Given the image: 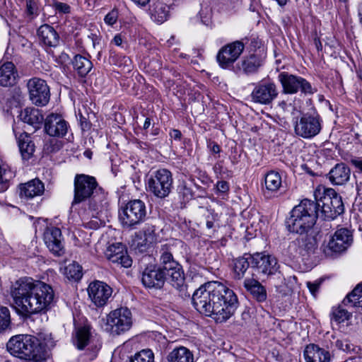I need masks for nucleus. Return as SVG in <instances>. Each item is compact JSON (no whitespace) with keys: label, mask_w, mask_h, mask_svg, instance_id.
Returning <instances> with one entry per match:
<instances>
[{"label":"nucleus","mask_w":362,"mask_h":362,"mask_svg":"<svg viewBox=\"0 0 362 362\" xmlns=\"http://www.w3.org/2000/svg\"><path fill=\"white\" fill-rule=\"evenodd\" d=\"M146 215L145 204L139 199H134L127 204L119 212V217L123 226L132 228L142 222Z\"/></svg>","instance_id":"9"},{"label":"nucleus","mask_w":362,"mask_h":362,"mask_svg":"<svg viewBox=\"0 0 362 362\" xmlns=\"http://www.w3.org/2000/svg\"><path fill=\"white\" fill-rule=\"evenodd\" d=\"M279 94L277 86L273 82H260L255 85L250 94L252 101L269 105Z\"/></svg>","instance_id":"13"},{"label":"nucleus","mask_w":362,"mask_h":362,"mask_svg":"<svg viewBox=\"0 0 362 362\" xmlns=\"http://www.w3.org/2000/svg\"><path fill=\"white\" fill-rule=\"evenodd\" d=\"M291 105V104L287 103V102L285 100H281L279 103V107H281L284 111L287 110L288 107Z\"/></svg>","instance_id":"61"},{"label":"nucleus","mask_w":362,"mask_h":362,"mask_svg":"<svg viewBox=\"0 0 362 362\" xmlns=\"http://www.w3.org/2000/svg\"><path fill=\"white\" fill-rule=\"evenodd\" d=\"M281 186V182H261V189L267 198L273 196Z\"/></svg>","instance_id":"47"},{"label":"nucleus","mask_w":362,"mask_h":362,"mask_svg":"<svg viewBox=\"0 0 362 362\" xmlns=\"http://www.w3.org/2000/svg\"><path fill=\"white\" fill-rule=\"evenodd\" d=\"M90 332L88 326L79 327L76 329L74 344L78 349H83L90 342Z\"/></svg>","instance_id":"33"},{"label":"nucleus","mask_w":362,"mask_h":362,"mask_svg":"<svg viewBox=\"0 0 362 362\" xmlns=\"http://www.w3.org/2000/svg\"><path fill=\"white\" fill-rule=\"evenodd\" d=\"M72 64L74 69L82 77L86 76L93 68V64L90 60L80 54L74 57Z\"/></svg>","instance_id":"32"},{"label":"nucleus","mask_w":362,"mask_h":362,"mask_svg":"<svg viewBox=\"0 0 362 362\" xmlns=\"http://www.w3.org/2000/svg\"><path fill=\"white\" fill-rule=\"evenodd\" d=\"M18 143L23 158L24 159L30 158L35 148L30 135L25 132L21 134L18 139Z\"/></svg>","instance_id":"29"},{"label":"nucleus","mask_w":362,"mask_h":362,"mask_svg":"<svg viewBox=\"0 0 362 362\" xmlns=\"http://www.w3.org/2000/svg\"><path fill=\"white\" fill-rule=\"evenodd\" d=\"M36 338L37 339V346L40 347L42 351H45V361L49 356V351L56 346L57 341L51 333L47 332H40Z\"/></svg>","instance_id":"34"},{"label":"nucleus","mask_w":362,"mask_h":362,"mask_svg":"<svg viewBox=\"0 0 362 362\" xmlns=\"http://www.w3.org/2000/svg\"><path fill=\"white\" fill-rule=\"evenodd\" d=\"M113 42L116 45L119 46L122 43V39L120 35H117L113 38Z\"/></svg>","instance_id":"63"},{"label":"nucleus","mask_w":362,"mask_h":362,"mask_svg":"<svg viewBox=\"0 0 362 362\" xmlns=\"http://www.w3.org/2000/svg\"><path fill=\"white\" fill-rule=\"evenodd\" d=\"M132 325V316L127 308H119L107 316L105 329L112 334L119 335L128 331Z\"/></svg>","instance_id":"8"},{"label":"nucleus","mask_w":362,"mask_h":362,"mask_svg":"<svg viewBox=\"0 0 362 362\" xmlns=\"http://www.w3.org/2000/svg\"><path fill=\"white\" fill-rule=\"evenodd\" d=\"M334 345L339 350L349 354H358L361 351L360 346L354 344L348 339H337Z\"/></svg>","instance_id":"40"},{"label":"nucleus","mask_w":362,"mask_h":362,"mask_svg":"<svg viewBox=\"0 0 362 362\" xmlns=\"http://www.w3.org/2000/svg\"><path fill=\"white\" fill-rule=\"evenodd\" d=\"M343 304L350 308H362V286L357 285L343 300Z\"/></svg>","instance_id":"35"},{"label":"nucleus","mask_w":362,"mask_h":362,"mask_svg":"<svg viewBox=\"0 0 362 362\" xmlns=\"http://www.w3.org/2000/svg\"><path fill=\"white\" fill-rule=\"evenodd\" d=\"M351 163L362 172V158L353 159Z\"/></svg>","instance_id":"59"},{"label":"nucleus","mask_w":362,"mask_h":362,"mask_svg":"<svg viewBox=\"0 0 362 362\" xmlns=\"http://www.w3.org/2000/svg\"><path fill=\"white\" fill-rule=\"evenodd\" d=\"M44 129L50 136L64 137L68 132L69 124L61 115L52 113L45 118Z\"/></svg>","instance_id":"17"},{"label":"nucleus","mask_w":362,"mask_h":362,"mask_svg":"<svg viewBox=\"0 0 362 362\" xmlns=\"http://www.w3.org/2000/svg\"><path fill=\"white\" fill-rule=\"evenodd\" d=\"M37 36L40 42L45 47H56L59 45V34L48 24H44L38 28Z\"/></svg>","instance_id":"21"},{"label":"nucleus","mask_w":362,"mask_h":362,"mask_svg":"<svg viewBox=\"0 0 362 362\" xmlns=\"http://www.w3.org/2000/svg\"><path fill=\"white\" fill-rule=\"evenodd\" d=\"M8 188V182H0V193L5 192Z\"/></svg>","instance_id":"64"},{"label":"nucleus","mask_w":362,"mask_h":362,"mask_svg":"<svg viewBox=\"0 0 362 362\" xmlns=\"http://www.w3.org/2000/svg\"><path fill=\"white\" fill-rule=\"evenodd\" d=\"M201 212L206 217V225L209 230H215L216 227L215 222L218 220V214H215L214 211L201 207Z\"/></svg>","instance_id":"45"},{"label":"nucleus","mask_w":362,"mask_h":362,"mask_svg":"<svg viewBox=\"0 0 362 362\" xmlns=\"http://www.w3.org/2000/svg\"><path fill=\"white\" fill-rule=\"evenodd\" d=\"M112 293V288L100 281L91 282L88 288V296L97 307L104 306L107 303Z\"/></svg>","instance_id":"15"},{"label":"nucleus","mask_w":362,"mask_h":362,"mask_svg":"<svg viewBox=\"0 0 362 362\" xmlns=\"http://www.w3.org/2000/svg\"><path fill=\"white\" fill-rule=\"evenodd\" d=\"M289 214L286 221L288 230L301 235L292 242L291 247H297L296 252L301 255L313 251L315 247L314 239L308 238L303 234L307 233L316 223L318 217L317 204L315 201L304 199L293 208Z\"/></svg>","instance_id":"3"},{"label":"nucleus","mask_w":362,"mask_h":362,"mask_svg":"<svg viewBox=\"0 0 362 362\" xmlns=\"http://www.w3.org/2000/svg\"><path fill=\"white\" fill-rule=\"evenodd\" d=\"M168 362H194V355L185 346L175 348L167 356Z\"/></svg>","instance_id":"27"},{"label":"nucleus","mask_w":362,"mask_h":362,"mask_svg":"<svg viewBox=\"0 0 362 362\" xmlns=\"http://www.w3.org/2000/svg\"><path fill=\"white\" fill-rule=\"evenodd\" d=\"M350 169L344 164H337L329 172L330 181H349Z\"/></svg>","instance_id":"36"},{"label":"nucleus","mask_w":362,"mask_h":362,"mask_svg":"<svg viewBox=\"0 0 362 362\" xmlns=\"http://www.w3.org/2000/svg\"><path fill=\"white\" fill-rule=\"evenodd\" d=\"M131 1L139 6H145L150 1V0H131Z\"/></svg>","instance_id":"60"},{"label":"nucleus","mask_w":362,"mask_h":362,"mask_svg":"<svg viewBox=\"0 0 362 362\" xmlns=\"http://www.w3.org/2000/svg\"><path fill=\"white\" fill-rule=\"evenodd\" d=\"M16 78V72L13 63L8 62L0 67V86H12L15 83Z\"/></svg>","instance_id":"26"},{"label":"nucleus","mask_w":362,"mask_h":362,"mask_svg":"<svg viewBox=\"0 0 362 362\" xmlns=\"http://www.w3.org/2000/svg\"><path fill=\"white\" fill-rule=\"evenodd\" d=\"M144 235L145 237L143 243H139L137 246L140 251H144L146 249L148 244H151L156 241L155 237V227L153 226L147 225L143 229Z\"/></svg>","instance_id":"42"},{"label":"nucleus","mask_w":362,"mask_h":362,"mask_svg":"<svg viewBox=\"0 0 362 362\" xmlns=\"http://www.w3.org/2000/svg\"><path fill=\"white\" fill-rule=\"evenodd\" d=\"M214 190L218 196H224L229 190L228 182H216L214 185Z\"/></svg>","instance_id":"50"},{"label":"nucleus","mask_w":362,"mask_h":362,"mask_svg":"<svg viewBox=\"0 0 362 362\" xmlns=\"http://www.w3.org/2000/svg\"><path fill=\"white\" fill-rule=\"evenodd\" d=\"M64 274L68 279L77 281L83 276L82 267L74 262L65 267Z\"/></svg>","instance_id":"39"},{"label":"nucleus","mask_w":362,"mask_h":362,"mask_svg":"<svg viewBox=\"0 0 362 362\" xmlns=\"http://www.w3.org/2000/svg\"><path fill=\"white\" fill-rule=\"evenodd\" d=\"M11 329L10 310L7 307L0 305V334Z\"/></svg>","instance_id":"41"},{"label":"nucleus","mask_w":362,"mask_h":362,"mask_svg":"<svg viewBox=\"0 0 362 362\" xmlns=\"http://www.w3.org/2000/svg\"><path fill=\"white\" fill-rule=\"evenodd\" d=\"M26 8L28 14L32 15L34 13V4L32 0H26Z\"/></svg>","instance_id":"57"},{"label":"nucleus","mask_w":362,"mask_h":362,"mask_svg":"<svg viewBox=\"0 0 362 362\" xmlns=\"http://www.w3.org/2000/svg\"><path fill=\"white\" fill-rule=\"evenodd\" d=\"M106 256L112 263L120 264L124 268H129L132 264V260L122 243L110 245L107 250Z\"/></svg>","instance_id":"19"},{"label":"nucleus","mask_w":362,"mask_h":362,"mask_svg":"<svg viewBox=\"0 0 362 362\" xmlns=\"http://www.w3.org/2000/svg\"><path fill=\"white\" fill-rule=\"evenodd\" d=\"M74 181H96L95 178L93 176L84 175V174H77L75 176Z\"/></svg>","instance_id":"55"},{"label":"nucleus","mask_w":362,"mask_h":362,"mask_svg":"<svg viewBox=\"0 0 362 362\" xmlns=\"http://www.w3.org/2000/svg\"><path fill=\"white\" fill-rule=\"evenodd\" d=\"M250 262L248 258L244 257H239L235 260L234 262V273L236 279H240L244 276L245 272L250 267Z\"/></svg>","instance_id":"43"},{"label":"nucleus","mask_w":362,"mask_h":362,"mask_svg":"<svg viewBox=\"0 0 362 362\" xmlns=\"http://www.w3.org/2000/svg\"><path fill=\"white\" fill-rule=\"evenodd\" d=\"M315 202L317 204V214H322L324 218L334 219L344 211L341 197L334 189L319 185L314 192Z\"/></svg>","instance_id":"5"},{"label":"nucleus","mask_w":362,"mask_h":362,"mask_svg":"<svg viewBox=\"0 0 362 362\" xmlns=\"http://www.w3.org/2000/svg\"><path fill=\"white\" fill-rule=\"evenodd\" d=\"M243 285L245 289L257 302L262 303L267 300L266 288L258 281L254 279H246L244 281Z\"/></svg>","instance_id":"25"},{"label":"nucleus","mask_w":362,"mask_h":362,"mask_svg":"<svg viewBox=\"0 0 362 362\" xmlns=\"http://www.w3.org/2000/svg\"><path fill=\"white\" fill-rule=\"evenodd\" d=\"M168 275V282L175 288L180 289L185 284L184 272L181 265L174 259L171 248L167 244L160 249V259L158 265Z\"/></svg>","instance_id":"6"},{"label":"nucleus","mask_w":362,"mask_h":362,"mask_svg":"<svg viewBox=\"0 0 362 362\" xmlns=\"http://www.w3.org/2000/svg\"><path fill=\"white\" fill-rule=\"evenodd\" d=\"M171 177V173L165 168L159 169L154 173V177L157 181H169Z\"/></svg>","instance_id":"48"},{"label":"nucleus","mask_w":362,"mask_h":362,"mask_svg":"<svg viewBox=\"0 0 362 362\" xmlns=\"http://www.w3.org/2000/svg\"><path fill=\"white\" fill-rule=\"evenodd\" d=\"M304 357L306 362H330V353L319 346L310 344L304 350Z\"/></svg>","instance_id":"20"},{"label":"nucleus","mask_w":362,"mask_h":362,"mask_svg":"<svg viewBox=\"0 0 362 362\" xmlns=\"http://www.w3.org/2000/svg\"><path fill=\"white\" fill-rule=\"evenodd\" d=\"M262 64L261 57L257 54H250L243 59L240 67L245 74H251L257 72Z\"/></svg>","instance_id":"30"},{"label":"nucleus","mask_w":362,"mask_h":362,"mask_svg":"<svg viewBox=\"0 0 362 362\" xmlns=\"http://www.w3.org/2000/svg\"><path fill=\"white\" fill-rule=\"evenodd\" d=\"M170 6L163 0H158L153 3L150 8L151 18L158 24L166 21L170 16Z\"/></svg>","instance_id":"22"},{"label":"nucleus","mask_w":362,"mask_h":362,"mask_svg":"<svg viewBox=\"0 0 362 362\" xmlns=\"http://www.w3.org/2000/svg\"><path fill=\"white\" fill-rule=\"evenodd\" d=\"M314 43L315 45L316 49L317 51H322V45L320 40L318 38L314 39Z\"/></svg>","instance_id":"62"},{"label":"nucleus","mask_w":362,"mask_h":362,"mask_svg":"<svg viewBox=\"0 0 362 362\" xmlns=\"http://www.w3.org/2000/svg\"><path fill=\"white\" fill-rule=\"evenodd\" d=\"M296 79L297 93L300 91L301 93L305 95H312L317 91V89L313 88L310 83L305 78L297 76Z\"/></svg>","instance_id":"44"},{"label":"nucleus","mask_w":362,"mask_h":362,"mask_svg":"<svg viewBox=\"0 0 362 362\" xmlns=\"http://www.w3.org/2000/svg\"><path fill=\"white\" fill-rule=\"evenodd\" d=\"M345 306L349 308L348 305H344L342 301L341 305L333 308L330 314L331 320H334L337 324H340L349 320L351 317V313L344 308Z\"/></svg>","instance_id":"37"},{"label":"nucleus","mask_w":362,"mask_h":362,"mask_svg":"<svg viewBox=\"0 0 362 362\" xmlns=\"http://www.w3.org/2000/svg\"><path fill=\"white\" fill-rule=\"evenodd\" d=\"M170 136L175 140H180L182 136V133L178 129H173L170 133Z\"/></svg>","instance_id":"58"},{"label":"nucleus","mask_w":362,"mask_h":362,"mask_svg":"<svg viewBox=\"0 0 362 362\" xmlns=\"http://www.w3.org/2000/svg\"><path fill=\"white\" fill-rule=\"evenodd\" d=\"M251 266L256 268L259 274L264 276L275 274L279 269L277 259L275 257L264 253H255L250 256Z\"/></svg>","instance_id":"14"},{"label":"nucleus","mask_w":362,"mask_h":362,"mask_svg":"<svg viewBox=\"0 0 362 362\" xmlns=\"http://www.w3.org/2000/svg\"><path fill=\"white\" fill-rule=\"evenodd\" d=\"M148 188L158 197H165L170 192L171 182H148Z\"/></svg>","instance_id":"38"},{"label":"nucleus","mask_w":362,"mask_h":362,"mask_svg":"<svg viewBox=\"0 0 362 362\" xmlns=\"http://www.w3.org/2000/svg\"><path fill=\"white\" fill-rule=\"evenodd\" d=\"M265 181H281V176L276 170H270L264 175Z\"/></svg>","instance_id":"52"},{"label":"nucleus","mask_w":362,"mask_h":362,"mask_svg":"<svg viewBox=\"0 0 362 362\" xmlns=\"http://www.w3.org/2000/svg\"><path fill=\"white\" fill-rule=\"evenodd\" d=\"M353 242L351 230L346 228H341L336 230L331 237L328 243L323 246V252L327 256H330L333 252H341L345 251Z\"/></svg>","instance_id":"10"},{"label":"nucleus","mask_w":362,"mask_h":362,"mask_svg":"<svg viewBox=\"0 0 362 362\" xmlns=\"http://www.w3.org/2000/svg\"><path fill=\"white\" fill-rule=\"evenodd\" d=\"M21 119L31 125L36 130L40 128L44 117L39 109L34 107H27L22 110L19 115Z\"/></svg>","instance_id":"23"},{"label":"nucleus","mask_w":362,"mask_h":362,"mask_svg":"<svg viewBox=\"0 0 362 362\" xmlns=\"http://www.w3.org/2000/svg\"><path fill=\"white\" fill-rule=\"evenodd\" d=\"M11 296L18 312L34 314L47 310L53 302L52 288L31 278H22L11 287Z\"/></svg>","instance_id":"2"},{"label":"nucleus","mask_w":362,"mask_h":362,"mask_svg":"<svg viewBox=\"0 0 362 362\" xmlns=\"http://www.w3.org/2000/svg\"><path fill=\"white\" fill-rule=\"evenodd\" d=\"M208 147L210 148L211 151L214 153H218L221 151V148H220L219 145L214 141H210L208 144Z\"/></svg>","instance_id":"56"},{"label":"nucleus","mask_w":362,"mask_h":362,"mask_svg":"<svg viewBox=\"0 0 362 362\" xmlns=\"http://www.w3.org/2000/svg\"><path fill=\"white\" fill-rule=\"evenodd\" d=\"M98 182H74V198L72 204H78L93 193Z\"/></svg>","instance_id":"24"},{"label":"nucleus","mask_w":362,"mask_h":362,"mask_svg":"<svg viewBox=\"0 0 362 362\" xmlns=\"http://www.w3.org/2000/svg\"><path fill=\"white\" fill-rule=\"evenodd\" d=\"M29 97L33 104L37 106L46 105L50 98L49 88L45 80L33 78L27 83Z\"/></svg>","instance_id":"12"},{"label":"nucleus","mask_w":362,"mask_h":362,"mask_svg":"<svg viewBox=\"0 0 362 362\" xmlns=\"http://www.w3.org/2000/svg\"><path fill=\"white\" fill-rule=\"evenodd\" d=\"M278 78L282 86L284 93L294 94L297 93V76L287 72H281L279 74Z\"/></svg>","instance_id":"31"},{"label":"nucleus","mask_w":362,"mask_h":362,"mask_svg":"<svg viewBox=\"0 0 362 362\" xmlns=\"http://www.w3.org/2000/svg\"><path fill=\"white\" fill-rule=\"evenodd\" d=\"M319 282H307V286L313 296H315L320 287Z\"/></svg>","instance_id":"54"},{"label":"nucleus","mask_w":362,"mask_h":362,"mask_svg":"<svg viewBox=\"0 0 362 362\" xmlns=\"http://www.w3.org/2000/svg\"><path fill=\"white\" fill-rule=\"evenodd\" d=\"M168 281V275L165 271L158 266L147 267L142 274L141 281L146 287L160 288Z\"/></svg>","instance_id":"16"},{"label":"nucleus","mask_w":362,"mask_h":362,"mask_svg":"<svg viewBox=\"0 0 362 362\" xmlns=\"http://www.w3.org/2000/svg\"><path fill=\"white\" fill-rule=\"evenodd\" d=\"M245 49V42L236 40L222 47L218 51L216 59L223 69H230L240 57Z\"/></svg>","instance_id":"11"},{"label":"nucleus","mask_w":362,"mask_h":362,"mask_svg":"<svg viewBox=\"0 0 362 362\" xmlns=\"http://www.w3.org/2000/svg\"><path fill=\"white\" fill-rule=\"evenodd\" d=\"M20 195L28 198L41 194L45 187L43 182H21L19 185Z\"/></svg>","instance_id":"28"},{"label":"nucleus","mask_w":362,"mask_h":362,"mask_svg":"<svg viewBox=\"0 0 362 362\" xmlns=\"http://www.w3.org/2000/svg\"><path fill=\"white\" fill-rule=\"evenodd\" d=\"M117 18L118 11L113 9L105 16L104 21L106 24L112 25L117 22Z\"/></svg>","instance_id":"51"},{"label":"nucleus","mask_w":362,"mask_h":362,"mask_svg":"<svg viewBox=\"0 0 362 362\" xmlns=\"http://www.w3.org/2000/svg\"><path fill=\"white\" fill-rule=\"evenodd\" d=\"M44 241L48 249L56 256L64 253L62 232L56 227L47 228L44 233Z\"/></svg>","instance_id":"18"},{"label":"nucleus","mask_w":362,"mask_h":362,"mask_svg":"<svg viewBox=\"0 0 362 362\" xmlns=\"http://www.w3.org/2000/svg\"><path fill=\"white\" fill-rule=\"evenodd\" d=\"M52 6L60 13H69L71 12V7L65 3L53 1Z\"/></svg>","instance_id":"49"},{"label":"nucleus","mask_w":362,"mask_h":362,"mask_svg":"<svg viewBox=\"0 0 362 362\" xmlns=\"http://www.w3.org/2000/svg\"><path fill=\"white\" fill-rule=\"evenodd\" d=\"M80 125L82 131H88L91 127V123L83 115L80 116Z\"/></svg>","instance_id":"53"},{"label":"nucleus","mask_w":362,"mask_h":362,"mask_svg":"<svg viewBox=\"0 0 362 362\" xmlns=\"http://www.w3.org/2000/svg\"><path fill=\"white\" fill-rule=\"evenodd\" d=\"M295 134L303 139H312L322 129V119L317 111L304 112L293 122Z\"/></svg>","instance_id":"7"},{"label":"nucleus","mask_w":362,"mask_h":362,"mask_svg":"<svg viewBox=\"0 0 362 362\" xmlns=\"http://www.w3.org/2000/svg\"><path fill=\"white\" fill-rule=\"evenodd\" d=\"M192 304L202 314L211 317L216 322L230 319L239 306L235 293L220 281H209L193 293Z\"/></svg>","instance_id":"1"},{"label":"nucleus","mask_w":362,"mask_h":362,"mask_svg":"<svg viewBox=\"0 0 362 362\" xmlns=\"http://www.w3.org/2000/svg\"><path fill=\"white\" fill-rule=\"evenodd\" d=\"M154 354L151 349H144L136 354L130 362H153Z\"/></svg>","instance_id":"46"},{"label":"nucleus","mask_w":362,"mask_h":362,"mask_svg":"<svg viewBox=\"0 0 362 362\" xmlns=\"http://www.w3.org/2000/svg\"><path fill=\"white\" fill-rule=\"evenodd\" d=\"M8 352L28 362H45V351L37 346L36 337L30 334H17L12 337L6 344Z\"/></svg>","instance_id":"4"}]
</instances>
